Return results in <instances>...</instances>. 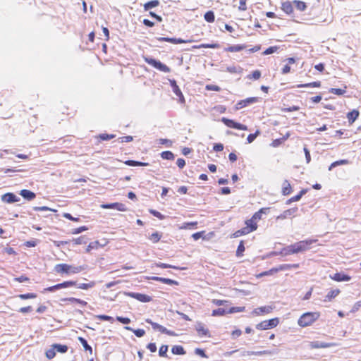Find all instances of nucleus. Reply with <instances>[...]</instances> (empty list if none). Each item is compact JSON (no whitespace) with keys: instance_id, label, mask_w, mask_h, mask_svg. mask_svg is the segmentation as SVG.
Returning a JSON list of instances; mask_svg holds the SVG:
<instances>
[{"instance_id":"nucleus-1","label":"nucleus","mask_w":361,"mask_h":361,"mask_svg":"<svg viewBox=\"0 0 361 361\" xmlns=\"http://www.w3.org/2000/svg\"><path fill=\"white\" fill-rule=\"evenodd\" d=\"M316 242H317V240H312V239L298 241L294 244L288 245L286 247V254L293 255V254H297L299 252L306 251V250L310 249L311 245Z\"/></svg>"},{"instance_id":"nucleus-53","label":"nucleus","mask_w":361,"mask_h":361,"mask_svg":"<svg viewBox=\"0 0 361 361\" xmlns=\"http://www.w3.org/2000/svg\"><path fill=\"white\" fill-rule=\"evenodd\" d=\"M348 163V161L346 159H341V160L336 161L330 165L329 170H331L333 168H334L337 166H339V165L347 164Z\"/></svg>"},{"instance_id":"nucleus-12","label":"nucleus","mask_w":361,"mask_h":361,"mask_svg":"<svg viewBox=\"0 0 361 361\" xmlns=\"http://www.w3.org/2000/svg\"><path fill=\"white\" fill-rule=\"evenodd\" d=\"M159 42H167L172 44H187L193 42L192 39H183L180 38H171V37H159L157 39Z\"/></svg>"},{"instance_id":"nucleus-55","label":"nucleus","mask_w":361,"mask_h":361,"mask_svg":"<svg viewBox=\"0 0 361 361\" xmlns=\"http://www.w3.org/2000/svg\"><path fill=\"white\" fill-rule=\"evenodd\" d=\"M247 234H248L247 231L244 228H242L235 231L232 234V236L233 238H238L240 236L245 235H247Z\"/></svg>"},{"instance_id":"nucleus-32","label":"nucleus","mask_w":361,"mask_h":361,"mask_svg":"<svg viewBox=\"0 0 361 361\" xmlns=\"http://www.w3.org/2000/svg\"><path fill=\"white\" fill-rule=\"evenodd\" d=\"M322 85L320 81H314L309 83L297 85V87H320Z\"/></svg>"},{"instance_id":"nucleus-10","label":"nucleus","mask_w":361,"mask_h":361,"mask_svg":"<svg viewBox=\"0 0 361 361\" xmlns=\"http://www.w3.org/2000/svg\"><path fill=\"white\" fill-rule=\"evenodd\" d=\"M126 295L142 302H148L152 300L150 296L143 293L129 292L126 293Z\"/></svg>"},{"instance_id":"nucleus-56","label":"nucleus","mask_w":361,"mask_h":361,"mask_svg":"<svg viewBox=\"0 0 361 361\" xmlns=\"http://www.w3.org/2000/svg\"><path fill=\"white\" fill-rule=\"evenodd\" d=\"M56 356V350L54 347H51L50 349L46 351V357L49 360L53 359Z\"/></svg>"},{"instance_id":"nucleus-30","label":"nucleus","mask_w":361,"mask_h":361,"mask_svg":"<svg viewBox=\"0 0 361 361\" xmlns=\"http://www.w3.org/2000/svg\"><path fill=\"white\" fill-rule=\"evenodd\" d=\"M20 195L25 199H27V200H32L35 199L36 197L35 192L26 189L20 190Z\"/></svg>"},{"instance_id":"nucleus-39","label":"nucleus","mask_w":361,"mask_h":361,"mask_svg":"<svg viewBox=\"0 0 361 361\" xmlns=\"http://www.w3.org/2000/svg\"><path fill=\"white\" fill-rule=\"evenodd\" d=\"M128 331H133L137 337H142L145 334V331L142 329H133L130 326H125Z\"/></svg>"},{"instance_id":"nucleus-15","label":"nucleus","mask_w":361,"mask_h":361,"mask_svg":"<svg viewBox=\"0 0 361 361\" xmlns=\"http://www.w3.org/2000/svg\"><path fill=\"white\" fill-rule=\"evenodd\" d=\"M272 310H273V308L271 306L259 307L255 308L252 311V314H254L255 316L264 315V314L271 313L272 312Z\"/></svg>"},{"instance_id":"nucleus-45","label":"nucleus","mask_w":361,"mask_h":361,"mask_svg":"<svg viewBox=\"0 0 361 361\" xmlns=\"http://www.w3.org/2000/svg\"><path fill=\"white\" fill-rule=\"evenodd\" d=\"M159 1L158 0H152L145 4L144 8L145 11H147L152 8L157 7L159 6Z\"/></svg>"},{"instance_id":"nucleus-24","label":"nucleus","mask_w":361,"mask_h":361,"mask_svg":"<svg viewBox=\"0 0 361 361\" xmlns=\"http://www.w3.org/2000/svg\"><path fill=\"white\" fill-rule=\"evenodd\" d=\"M341 291L339 289H332L328 292L326 295L324 301V302H331L336 297H337L340 294Z\"/></svg>"},{"instance_id":"nucleus-4","label":"nucleus","mask_w":361,"mask_h":361,"mask_svg":"<svg viewBox=\"0 0 361 361\" xmlns=\"http://www.w3.org/2000/svg\"><path fill=\"white\" fill-rule=\"evenodd\" d=\"M145 61L148 63L149 65L153 66L154 68L159 70L160 71H162L164 73H169L171 71V69L169 67H168L166 65L162 63L161 61H157L156 59L145 57L144 58Z\"/></svg>"},{"instance_id":"nucleus-20","label":"nucleus","mask_w":361,"mask_h":361,"mask_svg":"<svg viewBox=\"0 0 361 361\" xmlns=\"http://www.w3.org/2000/svg\"><path fill=\"white\" fill-rule=\"evenodd\" d=\"M1 200L6 203H13L18 202L19 198L13 193L8 192L2 196Z\"/></svg>"},{"instance_id":"nucleus-9","label":"nucleus","mask_w":361,"mask_h":361,"mask_svg":"<svg viewBox=\"0 0 361 361\" xmlns=\"http://www.w3.org/2000/svg\"><path fill=\"white\" fill-rule=\"evenodd\" d=\"M258 101H259V98L256 97L246 98L245 99L239 101L235 104V109L240 110L244 107H246L247 106H248L251 104L256 103Z\"/></svg>"},{"instance_id":"nucleus-13","label":"nucleus","mask_w":361,"mask_h":361,"mask_svg":"<svg viewBox=\"0 0 361 361\" xmlns=\"http://www.w3.org/2000/svg\"><path fill=\"white\" fill-rule=\"evenodd\" d=\"M102 207L104 209H115L121 212H126L128 210L126 204L121 202H114L110 204H102Z\"/></svg>"},{"instance_id":"nucleus-33","label":"nucleus","mask_w":361,"mask_h":361,"mask_svg":"<svg viewBox=\"0 0 361 361\" xmlns=\"http://www.w3.org/2000/svg\"><path fill=\"white\" fill-rule=\"evenodd\" d=\"M197 226V221H192V222H185L180 227L179 229L181 230H187V229H192L195 228Z\"/></svg>"},{"instance_id":"nucleus-43","label":"nucleus","mask_w":361,"mask_h":361,"mask_svg":"<svg viewBox=\"0 0 361 361\" xmlns=\"http://www.w3.org/2000/svg\"><path fill=\"white\" fill-rule=\"evenodd\" d=\"M347 86L345 85L343 89L341 88H331L329 90V92L336 94V95H343L346 92Z\"/></svg>"},{"instance_id":"nucleus-58","label":"nucleus","mask_w":361,"mask_h":361,"mask_svg":"<svg viewBox=\"0 0 361 361\" xmlns=\"http://www.w3.org/2000/svg\"><path fill=\"white\" fill-rule=\"evenodd\" d=\"M279 49V47L277 46H274V47H269V48H267V49H265L264 51H263V55H269V54H271L276 51H277V50Z\"/></svg>"},{"instance_id":"nucleus-57","label":"nucleus","mask_w":361,"mask_h":361,"mask_svg":"<svg viewBox=\"0 0 361 361\" xmlns=\"http://www.w3.org/2000/svg\"><path fill=\"white\" fill-rule=\"evenodd\" d=\"M261 77V72L258 70H256L252 73V74H250L247 75V78L249 79H253V80H258Z\"/></svg>"},{"instance_id":"nucleus-14","label":"nucleus","mask_w":361,"mask_h":361,"mask_svg":"<svg viewBox=\"0 0 361 361\" xmlns=\"http://www.w3.org/2000/svg\"><path fill=\"white\" fill-rule=\"evenodd\" d=\"M298 208L293 207L288 209L285 211H283L281 214L276 216V220H283L288 217L293 216L297 212Z\"/></svg>"},{"instance_id":"nucleus-63","label":"nucleus","mask_w":361,"mask_h":361,"mask_svg":"<svg viewBox=\"0 0 361 361\" xmlns=\"http://www.w3.org/2000/svg\"><path fill=\"white\" fill-rule=\"evenodd\" d=\"M88 229V228L85 226H82L78 228H76L72 231V234H78L83 231H85Z\"/></svg>"},{"instance_id":"nucleus-35","label":"nucleus","mask_w":361,"mask_h":361,"mask_svg":"<svg viewBox=\"0 0 361 361\" xmlns=\"http://www.w3.org/2000/svg\"><path fill=\"white\" fill-rule=\"evenodd\" d=\"M196 330L200 336H207L209 333L208 329L202 323H198L196 325Z\"/></svg>"},{"instance_id":"nucleus-61","label":"nucleus","mask_w":361,"mask_h":361,"mask_svg":"<svg viewBox=\"0 0 361 361\" xmlns=\"http://www.w3.org/2000/svg\"><path fill=\"white\" fill-rule=\"evenodd\" d=\"M149 213L152 214L153 216L157 217L160 220H163L165 219L164 215L161 214L159 212L154 210V209H149Z\"/></svg>"},{"instance_id":"nucleus-51","label":"nucleus","mask_w":361,"mask_h":361,"mask_svg":"<svg viewBox=\"0 0 361 361\" xmlns=\"http://www.w3.org/2000/svg\"><path fill=\"white\" fill-rule=\"evenodd\" d=\"M168 349L169 347L167 345H162L159 348V355L160 357H166Z\"/></svg>"},{"instance_id":"nucleus-6","label":"nucleus","mask_w":361,"mask_h":361,"mask_svg":"<svg viewBox=\"0 0 361 361\" xmlns=\"http://www.w3.org/2000/svg\"><path fill=\"white\" fill-rule=\"evenodd\" d=\"M76 285H77L76 281H63L62 283L56 284L54 286L45 288L44 289L43 292L44 293H45V292H53V291H55L56 290H59V289H61V288H68V287L75 286Z\"/></svg>"},{"instance_id":"nucleus-41","label":"nucleus","mask_w":361,"mask_h":361,"mask_svg":"<svg viewBox=\"0 0 361 361\" xmlns=\"http://www.w3.org/2000/svg\"><path fill=\"white\" fill-rule=\"evenodd\" d=\"M51 347H54L55 348V350L61 353H65L68 351V346L66 345H61V344H53Z\"/></svg>"},{"instance_id":"nucleus-5","label":"nucleus","mask_w":361,"mask_h":361,"mask_svg":"<svg viewBox=\"0 0 361 361\" xmlns=\"http://www.w3.org/2000/svg\"><path fill=\"white\" fill-rule=\"evenodd\" d=\"M279 324V319L276 317L259 322L256 325V328L260 330H267L277 326Z\"/></svg>"},{"instance_id":"nucleus-27","label":"nucleus","mask_w":361,"mask_h":361,"mask_svg":"<svg viewBox=\"0 0 361 361\" xmlns=\"http://www.w3.org/2000/svg\"><path fill=\"white\" fill-rule=\"evenodd\" d=\"M289 136L290 133H287L282 137L274 140L270 145L273 147H278L279 146L282 145L289 137Z\"/></svg>"},{"instance_id":"nucleus-37","label":"nucleus","mask_w":361,"mask_h":361,"mask_svg":"<svg viewBox=\"0 0 361 361\" xmlns=\"http://www.w3.org/2000/svg\"><path fill=\"white\" fill-rule=\"evenodd\" d=\"M293 4L295 5L297 10L300 11H304L307 8V5L304 1H299V0H294L293 1Z\"/></svg>"},{"instance_id":"nucleus-49","label":"nucleus","mask_w":361,"mask_h":361,"mask_svg":"<svg viewBox=\"0 0 361 361\" xmlns=\"http://www.w3.org/2000/svg\"><path fill=\"white\" fill-rule=\"evenodd\" d=\"M94 286H95V282L90 281V283H80L78 286V288L80 289H82V290H87V289L94 287Z\"/></svg>"},{"instance_id":"nucleus-2","label":"nucleus","mask_w":361,"mask_h":361,"mask_svg":"<svg viewBox=\"0 0 361 361\" xmlns=\"http://www.w3.org/2000/svg\"><path fill=\"white\" fill-rule=\"evenodd\" d=\"M320 317L319 312H307L302 314L298 320L300 327H307L313 324Z\"/></svg>"},{"instance_id":"nucleus-21","label":"nucleus","mask_w":361,"mask_h":361,"mask_svg":"<svg viewBox=\"0 0 361 361\" xmlns=\"http://www.w3.org/2000/svg\"><path fill=\"white\" fill-rule=\"evenodd\" d=\"M269 209V207L261 208L259 210L256 212L251 218L257 224V222L262 219V214L268 213Z\"/></svg>"},{"instance_id":"nucleus-19","label":"nucleus","mask_w":361,"mask_h":361,"mask_svg":"<svg viewBox=\"0 0 361 361\" xmlns=\"http://www.w3.org/2000/svg\"><path fill=\"white\" fill-rule=\"evenodd\" d=\"M293 192V188L288 180H284L281 185V194L284 196L289 195Z\"/></svg>"},{"instance_id":"nucleus-22","label":"nucleus","mask_w":361,"mask_h":361,"mask_svg":"<svg viewBox=\"0 0 361 361\" xmlns=\"http://www.w3.org/2000/svg\"><path fill=\"white\" fill-rule=\"evenodd\" d=\"M61 301L64 302L72 303V304L73 303L79 304L82 307H85L87 305V302L86 301L82 300L79 298H73V297L62 298Z\"/></svg>"},{"instance_id":"nucleus-42","label":"nucleus","mask_w":361,"mask_h":361,"mask_svg":"<svg viewBox=\"0 0 361 361\" xmlns=\"http://www.w3.org/2000/svg\"><path fill=\"white\" fill-rule=\"evenodd\" d=\"M78 339L80 342V343L82 345L84 349L85 350H87L90 353V354H92V348L87 343V341L84 338H82V337H78Z\"/></svg>"},{"instance_id":"nucleus-48","label":"nucleus","mask_w":361,"mask_h":361,"mask_svg":"<svg viewBox=\"0 0 361 361\" xmlns=\"http://www.w3.org/2000/svg\"><path fill=\"white\" fill-rule=\"evenodd\" d=\"M161 238V234L159 232H154L149 236V239L153 243H158Z\"/></svg>"},{"instance_id":"nucleus-17","label":"nucleus","mask_w":361,"mask_h":361,"mask_svg":"<svg viewBox=\"0 0 361 361\" xmlns=\"http://www.w3.org/2000/svg\"><path fill=\"white\" fill-rule=\"evenodd\" d=\"M245 224V226L243 228L247 231L248 234L256 231L258 227L257 224L252 218L247 219Z\"/></svg>"},{"instance_id":"nucleus-26","label":"nucleus","mask_w":361,"mask_h":361,"mask_svg":"<svg viewBox=\"0 0 361 361\" xmlns=\"http://www.w3.org/2000/svg\"><path fill=\"white\" fill-rule=\"evenodd\" d=\"M152 279L154 281H156L161 282L165 284H168V285H178V283L176 281H174L171 279L162 278V277H159V276H153L152 278Z\"/></svg>"},{"instance_id":"nucleus-23","label":"nucleus","mask_w":361,"mask_h":361,"mask_svg":"<svg viewBox=\"0 0 361 361\" xmlns=\"http://www.w3.org/2000/svg\"><path fill=\"white\" fill-rule=\"evenodd\" d=\"M293 3L291 1H285L281 4L282 11L288 15H290L293 13Z\"/></svg>"},{"instance_id":"nucleus-31","label":"nucleus","mask_w":361,"mask_h":361,"mask_svg":"<svg viewBox=\"0 0 361 361\" xmlns=\"http://www.w3.org/2000/svg\"><path fill=\"white\" fill-rule=\"evenodd\" d=\"M286 61H287L288 63L283 66V68H282V71H281L283 74H287V73H290V65L295 63V60L293 57L288 58L286 59Z\"/></svg>"},{"instance_id":"nucleus-25","label":"nucleus","mask_w":361,"mask_h":361,"mask_svg":"<svg viewBox=\"0 0 361 361\" xmlns=\"http://www.w3.org/2000/svg\"><path fill=\"white\" fill-rule=\"evenodd\" d=\"M360 112L358 110L353 109L347 114V118L350 124H353L356 119L359 117Z\"/></svg>"},{"instance_id":"nucleus-29","label":"nucleus","mask_w":361,"mask_h":361,"mask_svg":"<svg viewBox=\"0 0 361 361\" xmlns=\"http://www.w3.org/2000/svg\"><path fill=\"white\" fill-rule=\"evenodd\" d=\"M307 190H308L307 189H302V190H301L300 191V192H299L298 195H295V196H293V197H290V199H288V200L286 201V204H290V203H292V202L299 201V200L301 199V197H302L305 194H306V192H307Z\"/></svg>"},{"instance_id":"nucleus-47","label":"nucleus","mask_w":361,"mask_h":361,"mask_svg":"<svg viewBox=\"0 0 361 361\" xmlns=\"http://www.w3.org/2000/svg\"><path fill=\"white\" fill-rule=\"evenodd\" d=\"M245 247L244 246V242L243 240H241L238 246L237 250H236V256L240 257L243 256L244 252H245Z\"/></svg>"},{"instance_id":"nucleus-11","label":"nucleus","mask_w":361,"mask_h":361,"mask_svg":"<svg viewBox=\"0 0 361 361\" xmlns=\"http://www.w3.org/2000/svg\"><path fill=\"white\" fill-rule=\"evenodd\" d=\"M170 85L173 89V92H174V94L177 97H178L179 102L181 104H184L185 102V97H184L180 89L179 88L178 85H177L176 80H170Z\"/></svg>"},{"instance_id":"nucleus-44","label":"nucleus","mask_w":361,"mask_h":361,"mask_svg":"<svg viewBox=\"0 0 361 361\" xmlns=\"http://www.w3.org/2000/svg\"><path fill=\"white\" fill-rule=\"evenodd\" d=\"M204 20L208 23H214L215 20V16L212 11L206 12L204 15Z\"/></svg>"},{"instance_id":"nucleus-36","label":"nucleus","mask_w":361,"mask_h":361,"mask_svg":"<svg viewBox=\"0 0 361 361\" xmlns=\"http://www.w3.org/2000/svg\"><path fill=\"white\" fill-rule=\"evenodd\" d=\"M157 267H159V268H162V269L171 268V269H176V270H185V269H186V268H185V267H177V266L171 265V264H166V263H161V262L157 264Z\"/></svg>"},{"instance_id":"nucleus-7","label":"nucleus","mask_w":361,"mask_h":361,"mask_svg":"<svg viewBox=\"0 0 361 361\" xmlns=\"http://www.w3.org/2000/svg\"><path fill=\"white\" fill-rule=\"evenodd\" d=\"M221 121L228 128H233V129H238L241 130H247V127L245 125L239 123L235 122V121L232 119H229L227 118H222Z\"/></svg>"},{"instance_id":"nucleus-28","label":"nucleus","mask_w":361,"mask_h":361,"mask_svg":"<svg viewBox=\"0 0 361 361\" xmlns=\"http://www.w3.org/2000/svg\"><path fill=\"white\" fill-rule=\"evenodd\" d=\"M245 48L246 46L245 44H236L226 47L224 51L227 52H238L245 49Z\"/></svg>"},{"instance_id":"nucleus-8","label":"nucleus","mask_w":361,"mask_h":361,"mask_svg":"<svg viewBox=\"0 0 361 361\" xmlns=\"http://www.w3.org/2000/svg\"><path fill=\"white\" fill-rule=\"evenodd\" d=\"M145 322L148 324H149L152 329L154 330H157L159 331V332L162 333V334H168L169 336H174L175 335V333L173 331H171L170 330H168L166 328H165L164 326L156 323V322H154L152 319H146Z\"/></svg>"},{"instance_id":"nucleus-59","label":"nucleus","mask_w":361,"mask_h":361,"mask_svg":"<svg viewBox=\"0 0 361 361\" xmlns=\"http://www.w3.org/2000/svg\"><path fill=\"white\" fill-rule=\"evenodd\" d=\"M244 310H245V307H231L227 311V313L233 314V313H235V312H243Z\"/></svg>"},{"instance_id":"nucleus-40","label":"nucleus","mask_w":361,"mask_h":361,"mask_svg":"<svg viewBox=\"0 0 361 361\" xmlns=\"http://www.w3.org/2000/svg\"><path fill=\"white\" fill-rule=\"evenodd\" d=\"M171 352L174 355H184L185 351L181 345H174L171 348Z\"/></svg>"},{"instance_id":"nucleus-34","label":"nucleus","mask_w":361,"mask_h":361,"mask_svg":"<svg viewBox=\"0 0 361 361\" xmlns=\"http://www.w3.org/2000/svg\"><path fill=\"white\" fill-rule=\"evenodd\" d=\"M124 163H125V164H126L128 166H146L149 165L148 163L140 162V161H134V160H127Z\"/></svg>"},{"instance_id":"nucleus-64","label":"nucleus","mask_w":361,"mask_h":361,"mask_svg":"<svg viewBox=\"0 0 361 361\" xmlns=\"http://www.w3.org/2000/svg\"><path fill=\"white\" fill-rule=\"evenodd\" d=\"M205 89L207 90L216 91V92H219L221 90L220 87L218 85H207L205 87Z\"/></svg>"},{"instance_id":"nucleus-52","label":"nucleus","mask_w":361,"mask_h":361,"mask_svg":"<svg viewBox=\"0 0 361 361\" xmlns=\"http://www.w3.org/2000/svg\"><path fill=\"white\" fill-rule=\"evenodd\" d=\"M227 313V311H226L223 308H218L216 310H214L212 312V315L213 317H217V316H224Z\"/></svg>"},{"instance_id":"nucleus-50","label":"nucleus","mask_w":361,"mask_h":361,"mask_svg":"<svg viewBox=\"0 0 361 361\" xmlns=\"http://www.w3.org/2000/svg\"><path fill=\"white\" fill-rule=\"evenodd\" d=\"M18 298L22 300L34 299L37 298V295L34 293H27L18 295Z\"/></svg>"},{"instance_id":"nucleus-16","label":"nucleus","mask_w":361,"mask_h":361,"mask_svg":"<svg viewBox=\"0 0 361 361\" xmlns=\"http://www.w3.org/2000/svg\"><path fill=\"white\" fill-rule=\"evenodd\" d=\"M329 277L331 279L337 282L349 281L351 279L349 275L341 272L336 273L334 275H331Z\"/></svg>"},{"instance_id":"nucleus-62","label":"nucleus","mask_w":361,"mask_h":361,"mask_svg":"<svg viewBox=\"0 0 361 361\" xmlns=\"http://www.w3.org/2000/svg\"><path fill=\"white\" fill-rule=\"evenodd\" d=\"M259 134V130H257L255 133L249 134L247 137V142L248 143L252 142Z\"/></svg>"},{"instance_id":"nucleus-46","label":"nucleus","mask_w":361,"mask_h":361,"mask_svg":"<svg viewBox=\"0 0 361 361\" xmlns=\"http://www.w3.org/2000/svg\"><path fill=\"white\" fill-rule=\"evenodd\" d=\"M161 157L166 160H173L174 154L171 151H164L161 153Z\"/></svg>"},{"instance_id":"nucleus-60","label":"nucleus","mask_w":361,"mask_h":361,"mask_svg":"<svg viewBox=\"0 0 361 361\" xmlns=\"http://www.w3.org/2000/svg\"><path fill=\"white\" fill-rule=\"evenodd\" d=\"M97 318L101 321H109L110 322H114V318L106 314H99L97 316Z\"/></svg>"},{"instance_id":"nucleus-3","label":"nucleus","mask_w":361,"mask_h":361,"mask_svg":"<svg viewBox=\"0 0 361 361\" xmlns=\"http://www.w3.org/2000/svg\"><path fill=\"white\" fill-rule=\"evenodd\" d=\"M84 268L82 266L75 267L71 264L62 263L54 267L55 271L59 274H75L82 271Z\"/></svg>"},{"instance_id":"nucleus-38","label":"nucleus","mask_w":361,"mask_h":361,"mask_svg":"<svg viewBox=\"0 0 361 361\" xmlns=\"http://www.w3.org/2000/svg\"><path fill=\"white\" fill-rule=\"evenodd\" d=\"M220 47L219 44L213 43V44H201L200 45L194 46V49H200V48H212V49H218Z\"/></svg>"},{"instance_id":"nucleus-18","label":"nucleus","mask_w":361,"mask_h":361,"mask_svg":"<svg viewBox=\"0 0 361 361\" xmlns=\"http://www.w3.org/2000/svg\"><path fill=\"white\" fill-rule=\"evenodd\" d=\"M310 345L312 348H326L337 345L335 343H324L319 341L311 342Z\"/></svg>"},{"instance_id":"nucleus-54","label":"nucleus","mask_w":361,"mask_h":361,"mask_svg":"<svg viewBox=\"0 0 361 361\" xmlns=\"http://www.w3.org/2000/svg\"><path fill=\"white\" fill-rule=\"evenodd\" d=\"M116 137L114 134L102 133L99 134L98 138L101 140H109Z\"/></svg>"}]
</instances>
